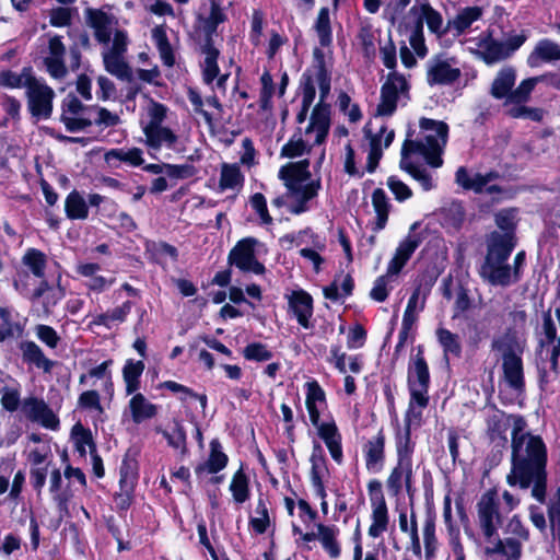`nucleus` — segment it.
<instances>
[{"instance_id":"obj_1","label":"nucleus","mask_w":560,"mask_h":560,"mask_svg":"<svg viewBox=\"0 0 560 560\" xmlns=\"http://www.w3.org/2000/svg\"><path fill=\"white\" fill-rule=\"evenodd\" d=\"M527 423L517 419L512 431L511 470L506 482L511 487L528 489L538 502L544 503L547 490V448L538 435L526 431Z\"/></svg>"},{"instance_id":"obj_2","label":"nucleus","mask_w":560,"mask_h":560,"mask_svg":"<svg viewBox=\"0 0 560 560\" xmlns=\"http://www.w3.org/2000/svg\"><path fill=\"white\" fill-rule=\"evenodd\" d=\"M86 24L93 30L94 38L103 46L102 59L105 70L112 75L131 80V68L126 60L129 37L118 27V19L103 9L84 10Z\"/></svg>"},{"instance_id":"obj_3","label":"nucleus","mask_w":560,"mask_h":560,"mask_svg":"<svg viewBox=\"0 0 560 560\" xmlns=\"http://www.w3.org/2000/svg\"><path fill=\"white\" fill-rule=\"evenodd\" d=\"M515 247L512 234L493 232L487 241V254L479 275L493 287L506 288L517 282V271L509 259Z\"/></svg>"},{"instance_id":"obj_4","label":"nucleus","mask_w":560,"mask_h":560,"mask_svg":"<svg viewBox=\"0 0 560 560\" xmlns=\"http://www.w3.org/2000/svg\"><path fill=\"white\" fill-rule=\"evenodd\" d=\"M492 351L502 361L505 382L515 390L524 387L522 354L525 342L516 334L508 331L492 340Z\"/></svg>"},{"instance_id":"obj_5","label":"nucleus","mask_w":560,"mask_h":560,"mask_svg":"<svg viewBox=\"0 0 560 560\" xmlns=\"http://www.w3.org/2000/svg\"><path fill=\"white\" fill-rule=\"evenodd\" d=\"M420 127L427 132L423 140H406L401 149V155L409 156L417 152L423 155L431 166L439 167L442 165L441 153L447 141L448 127L443 121L429 118H422Z\"/></svg>"},{"instance_id":"obj_6","label":"nucleus","mask_w":560,"mask_h":560,"mask_svg":"<svg viewBox=\"0 0 560 560\" xmlns=\"http://www.w3.org/2000/svg\"><path fill=\"white\" fill-rule=\"evenodd\" d=\"M308 165V161L303 160L298 163H290L281 167L279 172V177L284 180L288 188V195L299 202L296 207L292 208V212L296 214L306 210L305 203L314 198L319 189L318 182L303 184L311 177Z\"/></svg>"},{"instance_id":"obj_7","label":"nucleus","mask_w":560,"mask_h":560,"mask_svg":"<svg viewBox=\"0 0 560 560\" xmlns=\"http://www.w3.org/2000/svg\"><path fill=\"white\" fill-rule=\"evenodd\" d=\"M316 80L320 91V101L314 107L310 124L305 129L306 136H310L314 131L316 132V137L313 139L312 144L323 143L328 135L330 127V108L327 104L324 103V100L330 91V77L325 68L324 59L322 56L318 57L316 65Z\"/></svg>"},{"instance_id":"obj_8","label":"nucleus","mask_w":560,"mask_h":560,"mask_svg":"<svg viewBox=\"0 0 560 560\" xmlns=\"http://www.w3.org/2000/svg\"><path fill=\"white\" fill-rule=\"evenodd\" d=\"M166 113L167 108L156 102H151L148 107L149 120L143 126V133L145 136V144L153 151H159L163 148L179 151L178 136L163 125Z\"/></svg>"},{"instance_id":"obj_9","label":"nucleus","mask_w":560,"mask_h":560,"mask_svg":"<svg viewBox=\"0 0 560 560\" xmlns=\"http://www.w3.org/2000/svg\"><path fill=\"white\" fill-rule=\"evenodd\" d=\"M430 375L427 362L421 350L413 359V365L409 369L408 385L410 390V402L408 408L409 422H417L421 419L422 409L428 406Z\"/></svg>"},{"instance_id":"obj_10","label":"nucleus","mask_w":560,"mask_h":560,"mask_svg":"<svg viewBox=\"0 0 560 560\" xmlns=\"http://www.w3.org/2000/svg\"><path fill=\"white\" fill-rule=\"evenodd\" d=\"M506 514L497 490L490 489L480 497L477 503L478 524L488 542L498 536V529L502 526Z\"/></svg>"},{"instance_id":"obj_11","label":"nucleus","mask_w":560,"mask_h":560,"mask_svg":"<svg viewBox=\"0 0 560 560\" xmlns=\"http://www.w3.org/2000/svg\"><path fill=\"white\" fill-rule=\"evenodd\" d=\"M524 35H514L504 42H499L490 35L483 36L477 44V55L487 65H493L509 58L525 42Z\"/></svg>"},{"instance_id":"obj_12","label":"nucleus","mask_w":560,"mask_h":560,"mask_svg":"<svg viewBox=\"0 0 560 560\" xmlns=\"http://www.w3.org/2000/svg\"><path fill=\"white\" fill-rule=\"evenodd\" d=\"M462 75L454 57L439 55L427 63V82L429 85H451Z\"/></svg>"},{"instance_id":"obj_13","label":"nucleus","mask_w":560,"mask_h":560,"mask_svg":"<svg viewBox=\"0 0 560 560\" xmlns=\"http://www.w3.org/2000/svg\"><path fill=\"white\" fill-rule=\"evenodd\" d=\"M27 105L31 114L36 118H49L52 113L55 92L44 82L37 80L26 90Z\"/></svg>"},{"instance_id":"obj_14","label":"nucleus","mask_w":560,"mask_h":560,"mask_svg":"<svg viewBox=\"0 0 560 560\" xmlns=\"http://www.w3.org/2000/svg\"><path fill=\"white\" fill-rule=\"evenodd\" d=\"M408 83L401 74L392 72L382 88L381 103L377 105L376 114L378 116L392 115L397 106L399 95L407 93Z\"/></svg>"},{"instance_id":"obj_15","label":"nucleus","mask_w":560,"mask_h":560,"mask_svg":"<svg viewBox=\"0 0 560 560\" xmlns=\"http://www.w3.org/2000/svg\"><path fill=\"white\" fill-rule=\"evenodd\" d=\"M61 121L70 132L81 131L92 125L88 117L90 108L85 107L74 95H67L61 105Z\"/></svg>"},{"instance_id":"obj_16","label":"nucleus","mask_w":560,"mask_h":560,"mask_svg":"<svg viewBox=\"0 0 560 560\" xmlns=\"http://www.w3.org/2000/svg\"><path fill=\"white\" fill-rule=\"evenodd\" d=\"M256 240L244 238L240 241L234 248L230 252L229 261L235 265L242 271L261 275L265 272V267L255 257L254 247Z\"/></svg>"},{"instance_id":"obj_17","label":"nucleus","mask_w":560,"mask_h":560,"mask_svg":"<svg viewBox=\"0 0 560 560\" xmlns=\"http://www.w3.org/2000/svg\"><path fill=\"white\" fill-rule=\"evenodd\" d=\"M408 15L412 19L416 26L420 25L423 30L425 23L429 31L438 36L448 32L447 23L444 24L443 18L428 1L419 2L410 8Z\"/></svg>"},{"instance_id":"obj_18","label":"nucleus","mask_w":560,"mask_h":560,"mask_svg":"<svg viewBox=\"0 0 560 560\" xmlns=\"http://www.w3.org/2000/svg\"><path fill=\"white\" fill-rule=\"evenodd\" d=\"M22 410L31 421L38 422L47 429L55 430L59 425L57 416L43 399L26 398L23 401Z\"/></svg>"},{"instance_id":"obj_19","label":"nucleus","mask_w":560,"mask_h":560,"mask_svg":"<svg viewBox=\"0 0 560 560\" xmlns=\"http://www.w3.org/2000/svg\"><path fill=\"white\" fill-rule=\"evenodd\" d=\"M516 82V70L506 66L499 70L494 77L489 93L495 100H505L512 104V94Z\"/></svg>"},{"instance_id":"obj_20","label":"nucleus","mask_w":560,"mask_h":560,"mask_svg":"<svg viewBox=\"0 0 560 560\" xmlns=\"http://www.w3.org/2000/svg\"><path fill=\"white\" fill-rule=\"evenodd\" d=\"M310 462L312 464V468H311L312 485L315 488L316 494L319 498L325 499L326 491H325L323 479L328 474V469L326 466L324 451H323L320 444H318V443L314 444Z\"/></svg>"},{"instance_id":"obj_21","label":"nucleus","mask_w":560,"mask_h":560,"mask_svg":"<svg viewBox=\"0 0 560 560\" xmlns=\"http://www.w3.org/2000/svg\"><path fill=\"white\" fill-rule=\"evenodd\" d=\"M428 290L421 284L417 285L412 292L402 317V334L408 335L415 323L418 320L419 314L424 310Z\"/></svg>"},{"instance_id":"obj_22","label":"nucleus","mask_w":560,"mask_h":560,"mask_svg":"<svg viewBox=\"0 0 560 560\" xmlns=\"http://www.w3.org/2000/svg\"><path fill=\"white\" fill-rule=\"evenodd\" d=\"M289 305L296 316L299 324L304 328H308V318L313 314L312 296L305 291H295L289 298Z\"/></svg>"},{"instance_id":"obj_23","label":"nucleus","mask_w":560,"mask_h":560,"mask_svg":"<svg viewBox=\"0 0 560 560\" xmlns=\"http://www.w3.org/2000/svg\"><path fill=\"white\" fill-rule=\"evenodd\" d=\"M372 504V524L369 527V535L373 538L380 537L388 527V510L384 497L371 499Z\"/></svg>"},{"instance_id":"obj_24","label":"nucleus","mask_w":560,"mask_h":560,"mask_svg":"<svg viewBox=\"0 0 560 560\" xmlns=\"http://www.w3.org/2000/svg\"><path fill=\"white\" fill-rule=\"evenodd\" d=\"M557 60H560V45L550 39H541L528 56L527 63L530 67H537L540 61L552 62Z\"/></svg>"},{"instance_id":"obj_25","label":"nucleus","mask_w":560,"mask_h":560,"mask_svg":"<svg viewBox=\"0 0 560 560\" xmlns=\"http://www.w3.org/2000/svg\"><path fill=\"white\" fill-rule=\"evenodd\" d=\"M412 463L399 462L387 479L388 489L397 495L405 483L408 493L411 491Z\"/></svg>"},{"instance_id":"obj_26","label":"nucleus","mask_w":560,"mask_h":560,"mask_svg":"<svg viewBox=\"0 0 560 560\" xmlns=\"http://www.w3.org/2000/svg\"><path fill=\"white\" fill-rule=\"evenodd\" d=\"M517 419H523L521 416L506 415L505 412L495 410L487 420V430L492 439L502 438L505 440V433L510 427L512 431L515 429Z\"/></svg>"},{"instance_id":"obj_27","label":"nucleus","mask_w":560,"mask_h":560,"mask_svg":"<svg viewBox=\"0 0 560 560\" xmlns=\"http://www.w3.org/2000/svg\"><path fill=\"white\" fill-rule=\"evenodd\" d=\"M137 479V462L133 458L126 456L120 467V490L122 504L127 503V500L132 492L135 481Z\"/></svg>"},{"instance_id":"obj_28","label":"nucleus","mask_w":560,"mask_h":560,"mask_svg":"<svg viewBox=\"0 0 560 560\" xmlns=\"http://www.w3.org/2000/svg\"><path fill=\"white\" fill-rule=\"evenodd\" d=\"M318 435L324 440L331 457L340 464L342 460L341 436L336 424L329 422L322 425Z\"/></svg>"},{"instance_id":"obj_29","label":"nucleus","mask_w":560,"mask_h":560,"mask_svg":"<svg viewBox=\"0 0 560 560\" xmlns=\"http://www.w3.org/2000/svg\"><path fill=\"white\" fill-rule=\"evenodd\" d=\"M104 160L109 167H117L120 162L128 163L132 166H138L143 163L142 151L139 148H132L128 151L113 149L105 153Z\"/></svg>"},{"instance_id":"obj_30","label":"nucleus","mask_w":560,"mask_h":560,"mask_svg":"<svg viewBox=\"0 0 560 560\" xmlns=\"http://www.w3.org/2000/svg\"><path fill=\"white\" fill-rule=\"evenodd\" d=\"M482 10L479 7H467L460 10L453 20L447 21L448 32L455 31L463 34L470 25L481 18Z\"/></svg>"},{"instance_id":"obj_31","label":"nucleus","mask_w":560,"mask_h":560,"mask_svg":"<svg viewBox=\"0 0 560 560\" xmlns=\"http://www.w3.org/2000/svg\"><path fill=\"white\" fill-rule=\"evenodd\" d=\"M384 435L378 433L365 444V464L369 470L381 467L384 460Z\"/></svg>"},{"instance_id":"obj_32","label":"nucleus","mask_w":560,"mask_h":560,"mask_svg":"<svg viewBox=\"0 0 560 560\" xmlns=\"http://www.w3.org/2000/svg\"><path fill=\"white\" fill-rule=\"evenodd\" d=\"M23 360L43 369L45 372H50L54 362L47 359L42 349L33 341H24L20 345Z\"/></svg>"},{"instance_id":"obj_33","label":"nucleus","mask_w":560,"mask_h":560,"mask_svg":"<svg viewBox=\"0 0 560 560\" xmlns=\"http://www.w3.org/2000/svg\"><path fill=\"white\" fill-rule=\"evenodd\" d=\"M210 448L208 460L196 468V474H201L205 470L215 474L226 466L228 456L221 451V445L217 440L211 441Z\"/></svg>"},{"instance_id":"obj_34","label":"nucleus","mask_w":560,"mask_h":560,"mask_svg":"<svg viewBox=\"0 0 560 560\" xmlns=\"http://www.w3.org/2000/svg\"><path fill=\"white\" fill-rule=\"evenodd\" d=\"M132 420L140 423L155 416L156 407L149 402L142 394H136L129 401Z\"/></svg>"},{"instance_id":"obj_35","label":"nucleus","mask_w":560,"mask_h":560,"mask_svg":"<svg viewBox=\"0 0 560 560\" xmlns=\"http://www.w3.org/2000/svg\"><path fill=\"white\" fill-rule=\"evenodd\" d=\"M202 52L205 55L203 61V81L207 84L213 82V80L219 75V67H218V57L219 50L212 45L211 39L208 38L206 45L202 48Z\"/></svg>"},{"instance_id":"obj_36","label":"nucleus","mask_w":560,"mask_h":560,"mask_svg":"<svg viewBox=\"0 0 560 560\" xmlns=\"http://www.w3.org/2000/svg\"><path fill=\"white\" fill-rule=\"evenodd\" d=\"M522 541L516 538L500 539L497 536L491 541L493 547L487 548V553H502L512 560H518L522 553Z\"/></svg>"},{"instance_id":"obj_37","label":"nucleus","mask_w":560,"mask_h":560,"mask_svg":"<svg viewBox=\"0 0 560 560\" xmlns=\"http://www.w3.org/2000/svg\"><path fill=\"white\" fill-rule=\"evenodd\" d=\"M317 539L328 555L336 559L340 556V546L337 541L338 529L334 526L317 524Z\"/></svg>"},{"instance_id":"obj_38","label":"nucleus","mask_w":560,"mask_h":560,"mask_svg":"<svg viewBox=\"0 0 560 560\" xmlns=\"http://www.w3.org/2000/svg\"><path fill=\"white\" fill-rule=\"evenodd\" d=\"M438 340L443 348L444 357L448 360L450 355L459 358L462 354V342L457 334L445 328L436 329Z\"/></svg>"},{"instance_id":"obj_39","label":"nucleus","mask_w":560,"mask_h":560,"mask_svg":"<svg viewBox=\"0 0 560 560\" xmlns=\"http://www.w3.org/2000/svg\"><path fill=\"white\" fill-rule=\"evenodd\" d=\"M144 370V363L142 361L128 360L122 369V376L126 384V393L128 395L133 394L140 387L139 377Z\"/></svg>"},{"instance_id":"obj_40","label":"nucleus","mask_w":560,"mask_h":560,"mask_svg":"<svg viewBox=\"0 0 560 560\" xmlns=\"http://www.w3.org/2000/svg\"><path fill=\"white\" fill-rule=\"evenodd\" d=\"M420 420L417 422H409L408 413L406 415V429L404 433H399L397 435V455L399 462L411 463V454L413 452V444L410 439V429L411 427H418L420 424Z\"/></svg>"},{"instance_id":"obj_41","label":"nucleus","mask_w":560,"mask_h":560,"mask_svg":"<svg viewBox=\"0 0 560 560\" xmlns=\"http://www.w3.org/2000/svg\"><path fill=\"white\" fill-rule=\"evenodd\" d=\"M372 205L374 211L376 212V230H382L385 228L388 213H389V202L385 191L381 188H376L372 194Z\"/></svg>"},{"instance_id":"obj_42","label":"nucleus","mask_w":560,"mask_h":560,"mask_svg":"<svg viewBox=\"0 0 560 560\" xmlns=\"http://www.w3.org/2000/svg\"><path fill=\"white\" fill-rule=\"evenodd\" d=\"M34 80L35 77L32 75L30 68H24L21 73L12 71L0 73V84L8 88H25L27 90Z\"/></svg>"},{"instance_id":"obj_43","label":"nucleus","mask_w":560,"mask_h":560,"mask_svg":"<svg viewBox=\"0 0 560 560\" xmlns=\"http://www.w3.org/2000/svg\"><path fill=\"white\" fill-rule=\"evenodd\" d=\"M243 175L235 164H222L219 186L222 190L234 189L242 186Z\"/></svg>"},{"instance_id":"obj_44","label":"nucleus","mask_w":560,"mask_h":560,"mask_svg":"<svg viewBox=\"0 0 560 560\" xmlns=\"http://www.w3.org/2000/svg\"><path fill=\"white\" fill-rule=\"evenodd\" d=\"M22 261L35 277H44L47 262V258L44 253L35 248H30L24 254Z\"/></svg>"},{"instance_id":"obj_45","label":"nucleus","mask_w":560,"mask_h":560,"mask_svg":"<svg viewBox=\"0 0 560 560\" xmlns=\"http://www.w3.org/2000/svg\"><path fill=\"white\" fill-rule=\"evenodd\" d=\"M152 37L158 46L164 65L172 67L175 59L164 28L161 26L154 27L152 31Z\"/></svg>"},{"instance_id":"obj_46","label":"nucleus","mask_w":560,"mask_h":560,"mask_svg":"<svg viewBox=\"0 0 560 560\" xmlns=\"http://www.w3.org/2000/svg\"><path fill=\"white\" fill-rule=\"evenodd\" d=\"M66 211L70 219H85L88 217V206L83 197L72 191L66 199Z\"/></svg>"},{"instance_id":"obj_47","label":"nucleus","mask_w":560,"mask_h":560,"mask_svg":"<svg viewBox=\"0 0 560 560\" xmlns=\"http://www.w3.org/2000/svg\"><path fill=\"white\" fill-rule=\"evenodd\" d=\"M72 435L75 440L77 450L82 456L86 453L85 446H89L91 454L95 453L96 447L90 430L85 429L81 423H77L72 428Z\"/></svg>"},{"instance_id":"obj_48","label":"nucleus","mask_w":560,"mask_h":560,"mask_svg":"<svg viewBox=\"0 0 560 560\" xmlns=\"http://www.w3.org/2000/svg\"><path fill=\"white\" fill-rule=\"evenodd\" d=\"M546 77H535L523 80L520 85L514 89L512 94V104H522L529 100L530 93L538 82L544 81Z\"/></svg>"},{"instance_id":"obj_49","label":"nucleus","mask_w":560,"mask_h":560,"mask_svg":"<svg viewBox=\"0 0 560 560\" xmlns=\"http://www.w3.org/2000/svg\"><path fill=\"white\" fill-rule=\"evenodd\" d=\"M315 30L319 37V43L323 46H327L331 42V28L329 11L327 8H322L318 12V16L315 23Z\"/></svg>"},{"instance_id":"obj_50","label":"nucleus","mask_w":560,"mask_h":560,"mask_svg":"<svg viewBox=\"0 0 560 560\" xmlns=\"http://www.w3.org/2000/svg\"><path fill=\"white\" fill-rule=\"evenodd\" d=\"M256 516L250 518V525L258 534H264L269 525V514L267 502L264 498H259L255 509Z\"/></svg>"},{"instance_id":"obj_51","label":"nucleus","mask_w":560,"mask_h":560,"mask_svg":"<svg viewBox=\"0 0 560 560\" xmlns=\"http://www.w3.org/2000/svg\"><path fill=\"white\" fill-rule=\"evenodd\" d=\"M498 176L499 175L495 172H489L487 174H479V173L472 174L470 190H474L475 192L487 191L489 194L499 191L500 189L497 185L488 186V184L491 183L492 180H494L495 178H498Z\"/></svg>"},{"instance_id":"obj_52","label":"nucleus","mask_w":560,"mask_h":560,"mask_svg":"<svg viewBox=\"0 0 560 560\" xmlns=\"http://www.w3.org/2000/svg\"><path fill=\"white\" fill-rule=\"evenodd\" d=\"M316 137V132H312L310 136L305 135V140L302 138H292L281 150V155L285 158H296L307 152V144L312 141V136Z\"/></svg>"},{"instance_id":"obj_53","label":"nucleus","mask_w":560,"mask_h":560,"mask_svg":"<svg viewBox=\"0 0 560 560\" xmlns=\"http://www.w3.org/2000/svg\"><path fill=\"white\" fill-rule=\"evenodd\" d=\"M407 158L408 156L401 155L400 167L418 180L424 190H430L432 188V179L429 173L424 168H420L408 162Z\"/></svg>"},{"instance_id":"obj_54","label":"nucleus","mask_w":560,"mask_h":560,"mask_svg":"<svg viewBox=\"0 0 560 560\" xmlns=\"http://www.w3.org/2000/svg\"><path fill=\"white\" fill-rule=\"evenodd\" d=\"M230 490L232 491L234 500L238 503H243L248 499V481L241 469L233 476Z\"/></svg>"},{"instance_id":"obj_55","label":"nucleus","mask_w":560,"mask_h":560,"mask_svg":"<svg viewBox=\"0 0 560 560\" xmlns=\"http://www.w3.org/2000/svg\"><path fill=\"white\" fill-rule=\"evenodd\" d=\"M163 436L167 440L170 446L186 451V433L183 425L175 421L171 431H163Z\"/></svg>"},{"instance_id":"obj_56","label":"nucleus","mask_w":560,"mask_h":560,"mask_svg":"<svg viewBox=\"0 0 560 560\" xmlns=\"http://www.w3.org/2000/svg\"><path fill=\"white\" fill-rule=\"evenodd\" d=\"M423 542L425 549V558L432 559L435 555L438 540L435 537V524L432 520H427L423 525Z\"/></svg>"},{"instance_id":"obj_57","label":"nucleus","mask_w":560,"mask_h":560,"mask_svg":"<svg viewBox=\"0 0 560 560\" xmlns=\"http://www.w3.org/2000/svg\"><path fill=\"white\" fill-rule=\"evenodd\" d=\"M225 20H226V15L223 12L220 4L217 1L211 0L210 14L205 21V28H206L208 36H210L212 33H214L218 25L223 23Z\"/></svg>"},{"instance_id":"obj_58","label":"nucleus","mask_w":560,"mask_h":560,"mask_svg":"<svg viewBox=\"0 0 560 560\" xmlns=\"http://www.w3.org/2000/svg\"><path fill=\"white\" fill-rule=\"evenodd\" d=\"M20 326L12 323L10 312L5 308H0V342L20 334Z\"/></svg>"},{"instance_id":"obj_59","label":"nucleus","mask_w":560,"mask_h":560,"mask_svg":"<svg viewBox=\"0 0 560 560\" xmlns=\"http://www.w3.org/2000/svg\"><path fill=\"white\" fill-rule=\"evenodd\" d=\"M548 518L552 533H560V488L551 499L548 508Z\"/></svg>"},{"instance_id":"obj_60","label":"nucleus","mask_w":560,"mask_h":560,"mask_svg":"<svg viewBox=\"0 0 560 560\" xmlns=\"http://www.w3.org/2000/svg\"><path fill=\"white\" fill-rule=\"evenodd\" d=\"M78 404L81 408L96 410L100 413H103V407L100 401V394L96 390L83 392L79 396Z\"/></svg>"},{"instance_id":"obj_61","label":"nucleus","mask_w":560,"mask_h":560,"mask_svg":"<svg viewBox=\"0 0 560 560\" xmlns=\"http://www.w3.org/2000/svg\"><path fill=\"white\" fill-rule=\"evenodd\" d=\"M243 353L247 360L254 361H268L272 357L266 346L258 342L248 345Z\"/></svg>"},{"instance_id":"obj_62","label":"nucleus","mask_w":560,"mask_h":560,"mask_svg":"<svg viewBox=\"0 0 560 560\" xmlns=\"http://www.w3.org/2000/svg\"><path fill=\"white\" fill-rule=\"evenodd\" d=\"M409 43L416 54L420 57H424L427 54V47L424 45L423 30L412 24L409 35Z\"/></svg>"},{"instance_id":"obj_63","label":"nucleus","mask_w":560,"mask_h":560,"mask_svg":"<svg viewBox=\"0 0 560 560\" xmlns=\"http://www.w3.org/2000/svg\"><path fill=\"white\" fill-rule=\"evenodd\" d=\"M387 186L392 190V192L395 195V197L398 201H404V200L410 198L412 195L411 189L405 183H402L395 176H390L387 179Z\"/></svg>"},{"instance_id":"obj_64","label":"nucleus","mask_w":560,"mask_h":560,"mask_svg":"<svg viewBox=\"0 0 560 560\" xmlns=\"http://www.w3.org/2000/svg\"><path fill=\"white\" fill-rule=\"evenodd\" d=\"M420 242L419 236L408 235V237L399 244L395 254L408 261L416 248L420 245Z\"/></svg>"}]
</instances>
